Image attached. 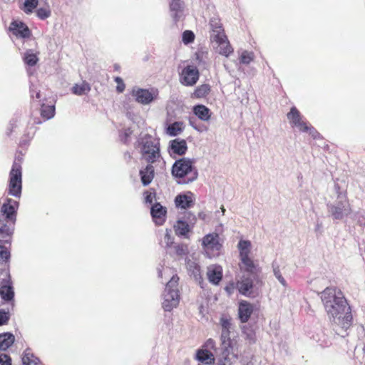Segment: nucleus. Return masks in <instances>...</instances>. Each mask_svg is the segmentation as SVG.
<instances>
[{
    "label": "nucleus",
    "mask_w": 365,
    "mask_h": 365,
    "mask_svg": "<svg viewBox=\"0 0 365 365\" xmlns=\"http://www.w3.org/2000/svg\"><path fill=\"white\" fill-rule=\"evenodd\" d=\"M225 289L229 295H231L232 294L234 293V291L237 289L236 283L230 282L229 284L226 286Z\"/></svg>",
    "instance_id": "50"
},
{
    "label": "nucleus",
    "mask_w": 365,
    "mask_h": 365,
    "mask_svg": "<svg viewBox=\"0 0 365 365\" xmlns=\"http://www.w3.org/2000/svg\"><path fill=\"white\" fill-rule=\"evenodd\" d=\"M0 365H11L10 358L6 354H1Z\"/></svg>",
    "instance_id": "51"
},
{
    "label": "nucleus",
    "mask_w": 365,
    "mask_h": 365,
    "mask_svg": "<svg viewBox=\"0 0 365 365\" xmlns=\"http://www.w3.org/2000/svg\"><path fill=\"white\" fill-rule=\"evenodd\" d=\"M221 210H222V213L224 214V212H225V209L224 208V207H222Z\"/></svg>",
    "instance_id": "58"
},
{
    "label": "nucleus",
    "mask_w": 365,
    "mask_h": 365,
    "mask_svg": "<svg viewBox=\"0 0 365 365\" xmlns=\"http://www.w3.org/2000/svg\"><path fill=\"white\" fill-rule=\"evenodd\" d=\"M19 202L12 199H7L1 207V212L6 216L5 219L12 220L16 213Z\"/></svg>",
    "instance_id": "21"
},
{
    "label": "nucleus",
    "mask_w": 365,
    "mask_h": 365,
    "mask_svg": "<svg viewBox=\"0 0 365 365\" xmlns=\"http://www.w3.org/2000/svg\"><path fill=\"white\" fill-rule=\"evenodd\" d=\"M253 312V306L247 301H242L239 304L238 315L241 322H247Z\"/></svg>",
    "instance_id": "18"
},
{
    "label": "nucleus",
    "mask_w": 365,
    "mask_h": 365,
    "mask_svg": "<svg viewBox=\"0 0 365 365\" xmlns=\"http://www.w3.org/2000/svg\"><path fill=\"white\" fill-rule=\"evenodd\" d=\"M22 361L24 365H37L38 359L32 354L26 352L22 358Z\"/></svg>",
    "instance_id": "39"
},
{
    "label": "nucleus",
    "mask_w": 365,
    "mask_h": 365,
    "mask_svg": "<svg viewBox=\"0 0 365 365\" xmlns=\"http://www.w3.org/2000/svg\"><path fill=\"white\" fill-rule=\"evenodd\" d=\"M171 16L175 21H178L183 14V3L181 0H172L170 4Z\"/></svg>",
    "instance_id": "23"
},
{
    "label": "nucleus",
    "mask_w": 365,
    "mask_h": 365,
    "mask_svg": "<svg viewBox=\"0 0 365 365\" xmlns=\"http://www.w3.org/2000/svg\"><path fill=\"white\" fill-rule=\"evenodd\" d=\"M91 88L88 83L85 81H81L79 83H75L71 88L72 93L76 96L87 95Z\"/></svg>",
    "instance_id": "28"
},
{
    "label": "nucleus",
    "mask_w": 365,
    "mask_h": 365,
    "mask_svg": "<svg viewBox=\"0 0 365 365\" xmlns=\"http://www.w3.org/2000/svg\"><path fill=\"white\" fill-rule=\"evenodd\" d=\"M195 61L198 66L205 67L207 62V53L204 51H197L195 53Z\"/></svg>",
    "instance_id": "37"
},
{
    "label": "nucleus",
    "mask_w": 365,
    "mask_h": 365,
    "mask_svg": "<svg viewBox=\"0 0 365 365\" xmlns=\"http://www.w3.org/2000/svg\"><path fill=\"white\" fill-rule=\"evenodd\" d=\"M38 4V0H25L22 9L26 14H31L37 7Z\"/></svg>",
    "instance_id": "35"
},
{
    "label": "nucleus",
    "mask_w": 365,
    "mask_h": 365,
    "mask_svg": "<svg viewBox=\"0 0 365 365\" xmlns=\"http://www.w3.org/2000/svg\"><path fill=\"white\" fill-rule=\"evenodd\" d=\"M207 276L210 283L218 284L222 278V268L220 265L211 264L207 267Z\"/></svg>",
    "instance_id": "16"
},
{
    "label": "nucleus",
    "mask_w": 365,
    "mask_h": 365,
    "mask_svg": "<svg viewBox=\"0 0 365 365\" xmlns=\"http://www.w3.org/2000/svg\"><path fill=\"white\" fill-rule=\"evenodd\" d=\"M6 219H0V237L5 238L9 237L12 232V229L7 225Z\"/></svg>",
    "instance_id": "34"
},
{
    "label": "nucleus",
    "mask_w": 365,
    "mask_h": 365,
    "mask_svg": "<svg viewBox=\"0 0 365 365\" xmlns=\"http://www.w3.org/2000/svg\"><path fill=\"white\" fill-rule=\"evenodd\" d=\"M220 324L222 328L220 336L222 353L218 364L232 365L238 359L240 344L237 339L230 337L233 327L230 318L222 316L220 319Z\"/></svg>",
    "instance_id": "2"
},
{
    "label": "nucleus",
    "mask_w": 365,
    "mask_h": 365,
    "mask_svg": "<svg viewBox=\"0 0 365 365\" xmlns=\"http://www.w3.org/2000/svg\"><path fill=\"white\" fill-rule=\"evenodd\" d=\"M329 212L333 218L343 220L351 213L350 205L345 196H339L338 201L329 207Z\"/></svg>",
    "instance_id": "9"
},
{
    "label": "nucleus",
    "mask_w": 365,
    "mask_h": 365,
    "mask_svg": "<svg viewBox=\"0 0 365 365\" xmlns=\"http://www.w3.org/2000/svg\"><path fill=\"white\" fill-rule=\"evenodd\" d=\"M14 294L13 288L11 285H1L0 288V295L3 299L10 301L13 299Z\"/></svg>",
    "instance_id": "32"
},
{
    "label": "nucleus",
    "mask_w": 365,
    "mask_h": 365,
    "mask_svg": "<svg viewBox=\"0 0 365 365\" xmlns=\"http://www.w3.org/2000/svg\"><path fill=\"white\" fill-rule=\"evenodd\" d=\"M195 39V34L192 31L187 30L182 33V40L185 44H189L193 42Z\"/></svg>",
    "instance_id": "43"
},
{
    "label": "nucleus",
    "mask_w": 365,
    "mask_h": 365,
    "mask_svg": "<svg viewBox=\"0 0 365 365\" xmlns=\"http://www.w3.org/2000/svg\"><path fill=\"white\" fill-rule=\"evenodd\" d=\"M166 209L160 203H155L151 207L150 213L157 225H162L165 220Z\"/></svg>",
    "instance_id": "17"
},
{
    "label": "nucleus",
    "mask_w": 365,
    "mask_h": 365,
    "mask_svg": "<svg viewBox=\"0 0 365 365\" xmlns=\"http://www.w3.org/2000/svg\"><path fill=\"white\" fill-rule=\"evenodd\" d=\"M202 348H204L207 350L215 349V341L212 339H209L206 341V342L205 343Z\"/></svg>",
    "instance_id": "49"
},
{
    "label": "nucleus",
    "mask_w": 365,
    "mask_h": 365,
    "mask_svg": "<svg viewBox=\"0 0 365 365\" xmlns=\"http://www.w3.org/2000/svg\"><path fill=\"white\" fill-rule=\"evenodd\" d=\"M175 253L178 255L182 256L187 253V247L185 245H178L175 246Z\"/></svg>",
    "instance_id": "46"
},
{
    "label": "nucleus",
    "mask_w": 365,
    "mask_h": 365,
    "mask_svg": "<svg viewBox=\"0 0 365 365\" xmlns=\"http://www.w3.org/2000/svg\"><path fill=\"white\" fill-rule=\"evenodd\" d=\"M169 148L171 154L182 155L187 150V143L185 140L176 138L170 142Z\"/></svg>",
    "instance_id": "19"
},
{
    "label": "nucleus",
    "mask_w": 365,
    "mask_h": 365,
    "mask_svg": "<svg viewBox=\"0 0 365 365\" xmlns=\"http://www.w3.org/2000/svg\"><path fill=\"white\" fill-rule=\"evenodd\" d=\"M196 222L197 217L194 214L190 212H185L184 215L179 217L174 225L175 234L188 238V234L192 231Z\"/></svg>",
    "instance_id": "8"
},
{
    "label": "nucleus",
    "mask_w": 365,
    "mask_h": 365,
    "mask_svg": "<svg viewBox=\"0 0 365 365\" xmlns=\"http://www.w3.org/2000/svg\"><path fill=\"white\" fill-rule=\"evenodd\" d=\"M237 289L246 297L250 296L253 289V279L250 276L243 275L236 282Z\"/></svg>",
    "instance_id": "14"
},
{
    "label": "nucleus",
    "mask_w": 365,
    "mask_h": 365,
    "mask_svg": "<svg viewBox=\"0 0 365 365\" xmlns=\"http://www.w3.org/2000/svg\"><path fill=\"white\" fill-rule=\"evenodd\" d=\"M183 129L184 124L182 122H175L167 128V133L171 136H176L179 135Z\"/></svg>",
    "instance_id": "31"
},
{
    "label": "nucleus",
    "mask_w": 365,
    "mask_h": 365,
    "mask_svg": "<svg viewBox=\"0 0 365 365\" xmlns=\"http://www.w3.org/2000/svg\"><path fill=\"white\" fill-rule=\"evenodd\" d=\"M199 76V71L196 66L188 65L181 72L180 82L184 86H192L197 83Z\"/></svg>",
    "instance_id": "12"
},
{
    "label": "nucleus",
    "mask_w": 365,
    "mask_h": 365,
    "mask_svg": "<svg viewBox=\"0 0 365 365\" xmlns=\"http://www.w3.org/2000/svg\"><path fill=\"white\" fill-rule=\"evenodd\" d=\"M178 279L177 276H173L166 284L162 302L163 307L165 311H171L179 304Z\"/></svg>",
    "instance_id": "5"
},
{
    "label": "nucleus",
    "mask_w": 365,
    "mask_h": 365,
    "mask_svg": "<svg viewBox=\"0 0 365 365\" xmlns=\"http://www.w3.org/2000/svg\"><path fill=\"white\" fill-rule=\"evenodd\" d=\"M39 53L34 49H26L22 56L23 62L29 67L36 66L39 61Z\"/></svg>",
    "instance_id": "22"
},
{
    "label": "nucleus",
    "mask_w": 365,
    "mask_h": 365,
    "mask_svg": "<svg viewBox=\"0 0 365 365\" xmlns=\"http://www.w3.org/2000/svg\"><path fill=\"white\" fill-rule=\"evenodd\" d=\"M195 160L187 158H182L175 162L172 167L173 175L179 179L187 177L183 183L192 182L197 180L198 173L194 166Z\"/></svg>",
    "instance_id": "3"
},
{
    "label": "nucleus",
    "mask_w": 365,
    "mask_h": 365,
    "mask_svg": "<svg viewBox=\"0 0 365 365\" xmlns=\"http://www.w3.org/2000/svg\"><path fill=\"white\" fill-rule=\"evenodd\" d=\"M240 261V267L242 270L251 274L255 272L256 266L250 257L241 258Z\"/></svg>",
    "instance_id": "29"
},
{
    "label": "nucleus",
    "mask_w": 365,
    "mask_h": 365,
    "mask_svg": "<svg viewBox=\"0 0 365 365\" xmlns=\"http://www.w3.org/2000/svg\"><path fill=\"white\" fill-rule=\"evenodd\" d=\"M140 175L143 185H149L154 178V168L152 164L148 165L145 169L141 170Z\"/></svg>",
    "instance_id": "26"
},
{
    "label": "nucleus",
    "mask_w": 365,
    "mask_h": 365,
    "mask_svg": "<svg viewBox=\"0 0 365 365\" xmlns=\"http://www.w3.org/2000/svg\"><path fill=\"white\" fill-rule=\"evenodd\" d=\"M193 113L201 120L208 121L211 117V113L208 108L204 105H197L193 107Z\"/></svg>",
    "instance_id": "25"
},
{
    "label": "nucleus",
    "mask_w": 365,
    "mask_h": 365,
    "mask_svg": "<svg viewBox=\"0 0 365 365\" xmlns=\"http://www.w3.org/2000/svg\"><path fill=\"white\" fill-rule=\"evenodd\" d=\"M321 299L333 324L346 330L351 325L352 315L341 290L336 287H327L321 292Z\"/></svg>",
    "instance_id": "1"
},
{
    "label": "nucleus",
    "mask_w": 365,
    "mask_h": 365,
    "mask_svg": "<svg viewBox=\"0 0 365 365\" xmlns=\"http://www.w3.org/2000/svg\"><path fill=\"white\" fill-rule=\"evenodd\" d=\"M115 81L117 83L116 90L118 93H122L125 88L123 79L120 77H115Z\"/></svg>",
    "instance_id": "47"
},
{
    "label": "nucleus",
    "mask_w": 365,
    "mask_h": 365,
    "mask_svg": "<svg viewBox=\"0 0 365 365\" xmlns=\"http://www.w3.org/2000/svg\"><path fill=\"white\" fill-rule=\"evenodd\" d=\"M10 257V252L9 250L0 245V264H4V262H6Z\"/></svg>",
    "instance_id": "44"
},
{
    "label": "nucleus",
    "mask_w": 365,
    "mask_h": 365,
    "mask_svg": "<svg viewBox=\"0 0 365 365\" xmlns=\"http://www.w3.org/2000/svg\"><path fill=\"white\" fill-rule=\"evenodd\" d=\"M9 319V312L1 310L0 311V326L6 324Z\"/></svg>",
    "instance_id": "48"
},
{
    "label": "nucleus",
    "mask_w": 365,
    "mask_h": 365,
    "mask_svg": "<svg viewBox=\"0 0 365 365\" xmlns=\"http://www.w3.org/2000/svg\"><path fill=\"white\" fill-rule=\"evenodd\" d=\"M202 309H203L202 307H200V312L203 314V310Z\"/></svg>",
    "instance_id": "57"
},
{
    "label": "nucleus",
    "mask_w": 365,
    "mask_h": 365,
    "mask_svg": "<svg viewBox=\"0 0 365 365\" xmlns=\"http://www.w3.org/2000/svg\"><path fill=\"white\" fill-rule=\"evenodd\" d=\"M22 190V170L20 163L14 162L9 173V193L19 198Z\"/></svg>",
    "instance_id": "7"
},
{
    "label": "nucleus",
    "mask_w": 365,
    "mask_h": 365,
    "mask_svg": "<svg viewBox=\"0 0 365 365\" xmlns=\"http://www.w3.org/2000/svg\"><path fill=\"white\" fill-rule=\"evenodd\" d=\"M36 98H40V93L39 92H36Z\"/></svg>",
    "instance_id": "56"
},
{
    "label": "nucleus",
    "mask_w": 365,
    "mask_h": 365,
    "mask_svg": "<svg viewBox=\"0 0 365 365\" xmlns=\"http://www.w3.org/2000/svg\"><path fill=\"white\" fill-rule=\"evenodd\" d=\"M210 38L215 49L219 54L228 57L233 52V48L225 34L218 33Z\"/></svg>",
    "instance_id": "11"
},
{
    "label": "nucleus",
    "mask_w": 365,
    "mask_h": 365,
    "mask_svg": "<svg viewBox=\"0 0 365 365\" xmlns=\"http://www.w3.org/2000/svg\"><path fill=\"white\" fill-rule=\"evenodd\" d=\"M14 341V336L10 333L0 334V349L6 350L11 346Z\"/></svg>",
    "instance_id": "30"
},
{
    "label": "nucleus",
    "mask_w": 365,
    "mask_h": 365,
    "mask_svg": "<svg viewBox=\"0 0 365 365\" xmlns=\"http://www.w3.org/2000/svg\"><path fill=\"white\" fill-rule=\"evenodd\" d=\"M289 123L293 128H296L299 132L308 133L313 138L319 137L317 130L307 121L301 114L296 107H292L289 112L287 114Z\"/></svg>",
    "instance_id": "4"
},
{
    "label": "nucleus",
    "mask_w": 365,
    "mask_h": 365,
    "mask_svg": "<svg viewBox=\"0 0 365 365\" xmlns=\"http://www.w3.org/2000/svg\"><path fill=\"white\" fill-rule=\"evenodd\" d=\"M145 202L151 203L153 200L152 194L150 192H145Z\"/></svg>",
    "instance_id": "52"
},
{
    "label": "nucleus",
    "mask_w": 365,
    "mask_h": 365,
    "mask_svg": "<svg viewBox=\"0 0 365 365\" xmlns=\"http://www.w3.org/2000/svg\"><path fill=\"white\" fill-rule=\"evenodd\" d=\"M253 53L247 51H244L240 57V61L241 63L243 64H249L250 62L253 61Z\"/></svg>",
    "instance_id": "42"
},
{
    "label": "nucleus",
    "mask_w": 365,
    "mask_h": 365,
    "mask_svg": "<svg viewBox=\"0 0 365 365\" xmlns=\"http://www.w3.org/2000/svg\"><path fill=\"white\" fill-rule=\"evenodd\" d=\"M131 95L136 102L143 105H148L150 103L155 96L153 91L140 88L138 87L133 88Z\"/></svg>",
    "instance_id": "13"
},
{
    "label": "nucleus",
    "mask_w": 365,
    "mask_h": 365,
    "mask_svg": "<svg viewBox=\"0 0 365 365\" xmlns=\"http://www.w3.org/2000/svg\"><path fill=\"white\" fill-rule=\"evenodd\" d=\"M36 16L41 20H45L51 16V9L48 4L38 8L36 11Z\"/></svg>",
    "instance_id": "33"
},
{
    "label": "nucleus",
    "mask_w": 365,
    "mask_h": 365,
    "mask_svg": "<svg viewBox=\"0 0 365 365\" xmlns=\"http://www.w3.org/2000/svg\"><path fill=\"white\" fill-rule=\"evenodd\" d=\"M194 197L192 193L188 192L185 194L176 196L175 202L178 207L186 209L191 207L193 205Z\"/></svg>",
    "instance_id": "20"
},
{
    "label": "nucleus",
    "mask_w": 365,
    "mask_h": 365,
    "mask_svg": "<svg viewBox=\"0 0 365 365\" xmlns=\"http://www.w3.org/2000/svg\"><path fill=\"white\" fill-rule=\"evenodd\" d=\"M247 339L250 341V343H253L255 341L254 334L252 331L247 333Z\"/></svg>",
    "instance_id": "54"
},
{
    "label": "nucleus",
    "mask_w": 365,
    "mask_h": 365,
    "mask_svg": "<svg viewBox=\"0 0 365 365\" xmlns=\"http://www.w3.org/2000/svg\"><path fill=\"white\" fill-rule=\"evenodd\" d=\"M196 359L205 364H212L215 361L214 355L204 348L200 349L196 353Z\"/></svg>",
    "instance_id": "24"
},
{
    "label": "nucleus",
    "mask_w": 365,
    "mask_h": 365,
    "mask_svg": "<svg viewBox=\"0 0 365 365\" xmlns=\"http://www.w3.org/2000/svg\"><path fill=\"white\" fill-rule=\"evenodd\" d=\"M240 258L250 257L252 250V243L250 240L241 239L237 244Z\"/></svg>",
    "instance_id": "27"
},
{
    "label": "nucleus",
    "mask_w": 365,
    "mask_h": 365,
    "mask_svg": "<svg viewBox=\"0 0 365 365\" xmlns=\"http://www.w3.org/2000/svg\"><path fill=\"white\" fill-rule=\"evenodd\" d=\"M210 87L209 85L202 84L196 88L193 95L197 98H204L210 93Z\"/></svg>",
    "instance_id": "36"
},
{
    "label": "nucleus",
    "mask_w": 365,
    "mask_h": 365,
    "mask_svg": "<svg viewBox=\"0 0 365 365\" xmlns=\"http://www.w3.org/2000/svg\"><path fill=\"white\" fill-rule=\"evenodd\" d=\"M273 272H274V275L275 276V277L277 279V280L279 281V282L284 287H286L287 286V283H286V280L284 279V278L282 277L281 272H280V270H279V267H274L273 268Z\"/></svg>",
    "instance_id": "45"
},
{
    "label": "nucleus",
    "mask_w": 365,
    "mask_h": 365,
    "mask_svg": "<svg viewBox=\"0 0 365 365\" xmlns=\"http://www.w3.org/2000/svg\"><path fill=\"white\" fill-rule=\"evenodd\" d=\"M9 30L14 35L19 38H26L31 36L29 27L20 21H14L9 26Z\"/></svg>",
    "instance_id": "15"
},
{
    "label": "nucleus",
    "mask_w": 365,
    "mask_h": 365,
    "mask_svg": "<svg viewBox=\"0 0 365 365\" xmlns=\"http://www.w3.org/2000/svg\"><path fill=\"white\" fill-rule=\"evenodd\" d=\"M174 242V237L171 235V231L170 230H166L165 233L164 235V237L161 241V244L163 246L166 247H170Z\"/></svg>",
    "instance_id": "41"
},
{
    "label": "nucleus",
    "mask_w": 365,
    "mask_h": 365,
    "mask_svg": "<svg viewBox=\"0 0 365 365\" xmlns=\"http://www.w3.org/2000/svg\"><path fill=\"white\" fill-rule=\"evenodd\" d=\"M141 154L143 159L150 164L159 162L161 159L158 141L146 135L141 140Z\"/></svg>",
    "instance_id": "6"
},
{
    "label": "nucleus",
    "mask_w": 365,
    "mask_h": 365,
    "mask_svg": "<svg viewBox=\"0 0 365 365\" xmlns=\"http://www.w3.org/2000/svg\"><path fill=\"white\" fill-rule=\"evenodd\" d=\"M55 113L54 106H45L43 105L41 108V115L46 119H50L53 117Z\"/></svg>",
    "instance_id": "38"
},
{
    "label": "nucleus",
    "mask_w": 365,
    "mask_h": 365,
    "mask_svg": "<svg viewBox=\"0 0 365 365\" xmlns=\"http://www.w3.org/2000/svg\"><path fill=\"white\" fill-rule=\"evenodd\" d=\"M210 26L212 28L211 36H215L217 34H225L224 30L222 29L221 24L217 19H212L210 21Z\"/></svg>",
    "instance_id": "40"
},
{
    "label": "nucleus",
    "mask_w": 365,
    "mask_h": 365,
    "mask_svg": "<svg viewBox=\"0 0 365 365\" xmlns=\"http://www.w3.org/2000/svg\"><path fill=\"white\" fill-rule=\"evenodd\" d=\"M198 217L202 220H206L207 219V215L204 212H200L198 213Z\"/></svg>",
    "instance_id": "55"
},
{
    "label": "nucleus",
    "mask_w": 365,
    "mask_h": 365,
    "mask_svg": "<svg viewBox=\"0 0 365 365\" xmlns=\"http://www.w3.org/2000/svg\"><path fill=\"white\" fill-rule=\"evenodd\" d=\"M202 245L210 256L217 255L222 248L219 235L215 232L206 235L202 240Z\"/></svg>",
    "instance_id": "10"
},
{
    "label": "nucleus",
    "mask_w": 365,
    "mask_h": 365,
    "mask_svg": "<svg viewBox=\"0 0 365 365\" xmlns=\"http://www.w3.org/2000/svg\"><path fill=\"white\" fill-rule=\"evenodd\" d=\"M170 272V269L168 267L163 268V270H158V276L160 277H163V272L164 274H167Z\"/></svg>",
    "instance_id": "53"
}]
</instances>
